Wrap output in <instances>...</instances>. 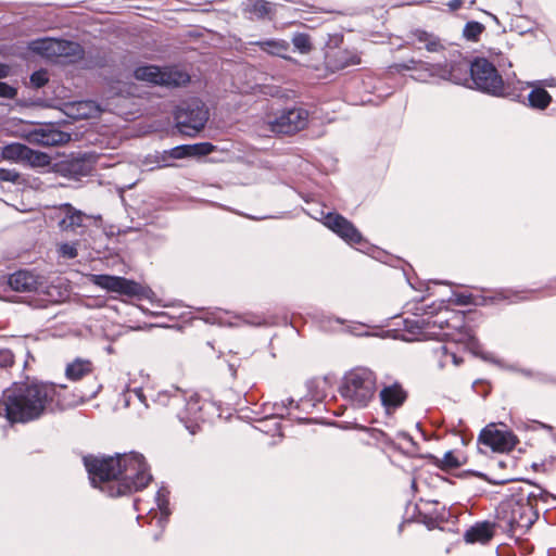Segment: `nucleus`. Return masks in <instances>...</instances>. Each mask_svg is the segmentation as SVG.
I'll list each match as a JSON object with an SVG mask.
<instances>
[{
  "label": "nucleus",
  "mask_w": 556,
  "mask_h": 556,
  "mask_svg": "<svg viewBox=\"0 0 556 556\" xmlns=\"http://www.w3.org/2000/svg\"><path fill=\"white\" fill-rule=\"evenodd\" d=\"M494 535V526L491 522H480L468 529L464 535L467 543L489 542Z\"/></svg>",
  "instance_id": "a211bd4d"
},
{
  "label": "nucleus",
  "mask_w": 556,
  "mask_h": 556,
  "mask_svg": "<svg viewBox=\"0 0 556 556\" xmlns=\"http://www.w3.org/2000/svg\"><path fill=\"white\" fill-rule=\"evenodd\" d=\"M58 219V226L61 231L75 232L77 228L85 227V220L89 218L81 211L76 210L71 204H63L54 212Z\"/></svg>",
  "instance_id": "f8f14e48"
},
{
  "label": "nucleus",
  "mask_w": 556,
  "mask_h": 556,
  "mask_svg": "<svg viewBox=\"0 0 556 556\" xmlns=\"http://www.w3.org/2000/svg\"><path fill=\"white\" fill-rule=\"evenodd\" d=\"M535 513L532 506L526 502H513L510 504L509 525L514 530H527L535 520Z\"/></svg>",
  "instance_id": "4468645a"
},
{
  "label": "nucleus",
  "mask_w": 556,
  "mask_h": 556,
  "mask_svg": "<svg viewBox=\"0 0 556 556\" xmlns=\"http://www.w3.org/2000/svg\"><path fill=\"white\" fill-rule=\"evenodd\" d=\"M27 153V147L22 143H10L2 148L1 157L3 160L14 162V163H24L25 155Z\"/></svg>",
  "instance_id": "4be33fe9"
},
{
  "label": "nucleus",
  "mask_w": 556,
  "mask_h": 556,
  "mask_svg": "<svg viewBox=\"0 0 556 556\" xmlns=\"http://www.w3.org/2000/svg\"><path fill=\"white\" fill-rule=\"evenodd\" d=\"M62 387L45 382H16L4 390L0 399V416L10 422L39 419L61 405Z\"/></svg>",
  "instance_id": "f03ea898"
},
{
  "label": "nucleus",
  "mask_w": 556,
  "mask_h": 556,
  "mask_svg": "<svg viewBox=\"0 0 556 556\" xmlns=\"http://www.w3.org/2000/svg\"><path fill=\"white\" fill-rule=\"evenodd\" d=\"M78 242H62L58 244V254L63 258H74L77 256Z\"/></svg>",
  "instance_id": "cd10ccee"
},
{
  "label": "nucleus",
  "mask_w": 556,
  "mask_h": 556,
  "mask_svg": "<svg viewBox=\"0 0 556 556\" xmlns=\"http://www.w3.org/2000/svg\"><path fill=\"white\" fill-rule=\"evenodd\" d=\"M129 404V400L125 396V406Z\"/></svg>",
  "instance_id": "a18cd8bd"
},
{
  "label": "nucleus",
  "mask_w": 556,
  "mask_h": 556,
  "mask_svg": "<svg viewBox=\"0 0 556 556\" xmlns=\"http://www.w3.org/2000/svg\"><path fill=\"white\" fill-rule=\"evenodd\" d=\"M324 224L349 243L362 241V236L353 224L339 214H327Z\"/></svg>",
  "instance_id": "ddd939ff"
},
{
  "label": "nucleus",
  "mask_w": 556,
  "mask_h": 556,
  "mask_svg": "<svg viewBox=\"0 0 556 556\" xmlns=\"http://www.w3.org/2000/svg\"><path fill=\"white\" fill-rule=\"evenodd\" d=\"M29 143L40 146H59L70 140V135L51 126L37 127L22 134Z\"/></svg>",
  "instance_id": "9b49d317"
},
{
  "label": "nucleus",
  "mask_w": 556,
  "mask_h": 556,
  "mask_svg": "<svg viewBox=\"0 0 556 556\" xmlns=\"http://www.w3.org/2000/svg\"><path fill=\"white\" fill-rule=\"evenodd\" d=\"M528 101L531 108L538 110L546 109L551 101V94L543 88H534L528 96Z\"/></svg>",
  "instance_id": "b1692460"
},
{
  "label": "nucleus",
  "mask_w": 556,
  "mask_h": 556,
  "mask_svg": "<svg viewBox=\"0 0 556 556\" xmlns=\"http://www.w3.org/2000/svg\"><path fill=\"white\" fill-rule=\"evenodd\" d=\"M200 409L198 401H190L187 404V410L190 414H195Z\"/></svg>",
  "instance_id": "58836bf2"
},
{
  "label": "nucleus",
  "mask_w": 556,
  "mask_h": 556,
  "mask_svg": "<svg viewBox=\"0 0 556 556\" xmlns=\"http://www.w3.org/2000/svg\"><path fill=\"white\" fill-rule=\"evenodd\" d=\"M260 45L264 51H266L270 54H274V55H279V56H283V52H286L287 48H288V45L285 41L270 40V41H264Z\"/></svg>",
  "instance_id": "bb28decb"
},
{
  "label": "nucleus",
  "mask_w": 556,
  "mask_h": 556,
  "mask_svg": "<svg viewBox=\"0 0 556 556\" xmlns=\"http://www.w3.org/2000/svg\"><path fill=\"white\" fill-rule=\"evenodd\" d=\"M50 156L46 153L34 151L27 147V153L23 164H27L33 167H46L50 164Z\"/></svg>",
  "instance_id": "393cba45"
},
{
  "label": "nucleus",
  "mask_w": 556,
  "mask_h": 556,
  "mask_svg": "<svg viewBox=\"0 0 556 556\" xmlns=\"http://www.w3.org/2000/svg\"><path fill=\"white\" fill-rule=\"evenodd\" d=\"M541 427L543 428H547V429H551V427L546 426V425H543V424H540Z\"/></svg>",
  "instance_id": "49530a36"
},
{
  "label": "nucleus",
  "mask_w": 556,
  "mask_h": 556,
  "mask_svg": "<svg viewBox=\"0 0 556 556\" xmlns=\"http://www.w3.org/2000/svg\"><path fill=\"white\" fill-rule=\"evenodd\" d=\"M406 399V392L399 383L384 387L380 391V401L388 414L400 407Z\"/></svg>",
  "instance_id": "dca6fc26"
},
{
  "label": "nucleus",
  "mask_w": 556,
  "mask_h": 556,
  "mask_svg": "<svg viewBox=\"0 0 556 556\" xmlns=\"http://www.w3.org/2000/svg\"><path fill=\"white\" fill-rule=\"evenodd\" d=\"M419 79H424V80H425V79H426V76L420 75V76H419Z\"/></svg>",
  "instance_id": "de8ad7c7"
},
{
  "label": "nucleus",
  "mask_w": 556,
  "mask_h": 556,
  "mask_svg": "<svg viewBox=\"0 0 556 556\" xmlns=\"http://www.w3.org/2000/svg\"><path fill=\"white\" fill-rule=\"evenodd\" d=\"M460 464V460L451 451L446 452L441 459L442 467L446 469L459 467Z\"/></svg>",
  "instance_id": "473e14b6"
},
{
  "label": "nucleus",
  "mask_w": 556,
  "mask_h": 556,
  "mask_svg": "<svg viewBox=\"0 0 556 556\" xmlns=\"http://www.w3.org/2000/svg\"><path fill=\"white\" fill-rule=\"evenodd\" d=\"M30 81L37 88L45 86L46 83L48 81L47 72H45V71L35 72L30 77Z\"/></svg>",
  "instance_id": "f704fd0d"
},
{
  "label": "nucleus",
  "mask_w": 556,
  "mask_h": 556,
  "mask_svg": "<svg viewBox=\"0 0 556 556\" xmlns=\"http://www.w3.org/2000/svg\"><path fill=\"white\" fill-rule=\"evenodd\" d=\"M90 281L108 291L129 296L139 295L143 291V288L139 283L117 276L90 275Z\"/></svg>",
  "instance_id": "9d476101"
},
{
  "label": "nucleus",
  "mask_w": 556,
  "mask_h": 556,
  "mask_svg": "<svg viewBox=\"0 0 556 556\" xmlns=\"http://www.w3.org/2000/svg\"><path fill=\"white\" fill-rule=\"evenodd\" d=\"M308 111L303 108H288L268 115L266 125L277 135H293L304 129L308 124Z\"/></svg>",
  "instance_id": "39448f33"
},
{
  "label": "nucleus",
  "mask_w": 556,
  "mask_h": 556,
  "mask_svg": "<svg viewBox=\"0 0 556 556\" xmlns=\"http://www.w3.org/2000/svg\"><path fill=\"white\" fill-rule=\"evenodd\" d=\"M10 74V67L5 64H0V79L8 77ZM16 96V89L7 83L0 81V97L7 99H13Z\"/></svg>",
  "instance_id": "a878e982"
},
{
  "label": "nucleus",
  "mask_w": 556,
  "mask_h": 556,
  "mask_svg": "<svg viewBox=\"0 0 556 556\" xmlns=\"http://www.w3.org/2000/svg\"><path fill=\"white\" fill-rule=\"evenodd\" d=\"M18 178V174L10 169H0V181H15Z\"/></svg>",
  "instance_id": "4c0bfd02"
},
{
  "label": "nucleus",
  "mask_w": 556,
  "mask_h": 556,
  "mask_svg": "<svg viewBox=\"0 0 556 556\" xmlns=\"http://www.w3.org/2000/svg\"><path fill=\"white\" fill-rule=\"evenodd\" d=\"M460 70L462 68L459 66H453L450 64H428L426 67L428 77H437L455 84H460L463 81V79L455 74Z\"/></svg>",
  "instance_id": "6ab92c4d"
},
{
  "label": "nucleus",
  "mask_w": 556,
  "mask_h": 556,
  "mask_svg": "<svg viewBox=\"0 0 556 556\" xmlns=\"http://www.w3.org/2000/svg\"><path fill=\"white\" fill-rule=\"evenodd\" d=\"M134 394L138 397V400L143 403L144 399H143V394H142V391L140 389H135L134 391Z\"/></svg>",
  "instance_id": "a19ab883"
},
{
  "label": "nucleus",
  "mask_w": 556,
  "mask_h": 556,
  "mask_svg": "<svg viewBox=\"0 0 556 556\" xmlns=\"http://www.w3.org/2000/svg\"><path fill=\"white\" fill-rule=\"evenodd\" d=\"M136 79L159 86L177 87L189 80V75L176 67L161 68L155 65H143L135 70Z\"/></svg>",
  "instance_id": "423d86ee"
},
{
  "label": "nucleus",
  "mask_w": 556,
  "mask_h": 556,
  "mask_svg": "<svg viewBox=\"0 0 556 556\" xmlns=\"http://www.w3.org/2000/svg\"><path fill=\"white\" fill-rule=\"evenodd\" d=\"M478 440L497 453L509 452L518 443L517 437L511 431L498 429L494 424L488 425L480 432Z\"/></svg>",
  "instance_id": "1a4fd4ad"
},
{
  "label": "nucleus",
  "mask_w": 556,
  "mask_h": 556,
  "mask_svg": "<svg viewBox=\"0 0 556 556\" xmlns=\"http://www.w3.org/2000/svg\"><path fill=\"white\" fill-rule=\"evenodd\" d=\"M136 506H137V509H138V510H141V509H142V508H141V502H140V501H137V502H136Z\"/></svg>",
  "instance_id": "c03bdc74"
},
{
  "label": "nucleus",
  "mask_w": 556,
  "mask_h": 556,
  "mask_svg": "<svg viewBox=\"0 0 556 556\" xmlns=\"http://www.w3.org/2000/svg\"><path fill=\"white\" fill-rule=\"evenodd\" d=\"M414 37L416 38V41L424 45L429 52H439L443 49L440 39L433 34L418 29L414 33Z\"/></svg>",
  "instance_id": "5701e85b"
},
{
  "label": "nucleus",
  "mask_w": 556,
  "mask_h": 556,
  "mask_svg": "<svg viewBox=\"0 0 556 556\" xmlns=\"http://www.w3.org/2000/svg\"><path fill=\"white\" fill-rule=\"evenodd\" d=\"M167 494L168 492L165 489L159 490L156 494L157 511H154V509L150 510V514L153 513V519H156V525L161 528L164 527V523L170 514L168 509Z\"/></svg>",
  "instance_id": "412c9836"
},
{
  "label": "nucleus",
  "mask_w": 556,
  "mask_h": 556,
  "mask_svg": "<svg viewBox=\"0 0 556 556\" xmlns=\"http://www.w3.org/2000/svg\"><path fill=\"white\" fill-rule=\"evenodd\" d=\"M186 428L190 431L191 434H194L197 432V429L199 428V426L198 425H195V426L187 425Z\"/></svg>",
  "instance_id": "79ce46f5"
},
{
  "label": "nucleus",
  "mask_w": 556,
  "mask_h": 556,
  "mask_svg": "<svg viewBox=\"0 0 556 556\" xmlns=\"http://www.w3.org/2000/svg\"><path fill=\"white\" fill-rule=\"evenodd\" d=\"M376 391V377L367 368H358L345 375L341 386L342 396L355 407H365Z\"/></svg>",
  "instance_id": "7ed1b4c3"
},
{
  "label": "nucleus",
  "mask_w": 556,
  "mask_h": 556,
  "mask_svg": "<svg viewBox=\"0 0 556 556\" xmlns=\"http://www.w3.org/2000/svg\"><path fill=\"white\" fill-rule=\"evenodd\" d=\"M463 4V0H451L447 5L452 11L458 10Z\"/></svg>",
  "instance_id": "ea45409f"
},
{
  "label": "nucleus",
  "mask_w": 556,
  "mask_h": 556,
  "mask_svg": "<svg viewBox=\"0 0 556 556\" xmlns=\"http://www.w3.org/2000/svg\"><path fill=\"white\" fill-rule=\"evenodd\" d=\"M442 353L444 354V358L442 359L443 365H446L448 361H451L455 366L460 364V359L457 357L455 353H450L446 346L441 348Z\"/></svg>",
  "instance_id": "c9c22d12"
},
{
  "label": "nucleus",
  "mask_w": 556,
  "mask_h": 556,
  "mask_svg": "<svg viewBox=\"0 0 556 556\" xmlns=\"http://www.w3.org/2000/svg\"><path fill=\"white\" fill-rule=\"evenodd\" d=\"M93 369L92 363L86 358H76L65 369V375L71 380H79L89 375Z\"/></svg>",
  "instance_id": "aec40b11"
},
{
  "label": "nucleus",
  "mask_w": 556,
  "mask_h": 556,
  "mask_svg": "<svg viewBox=\"0 0 556 556\" xmlns=\"http://www.w3.org/2000/svg\"><path fill=\"white\" fill-rule=\"evenodd\" d=\"M195 148L192 144L178 146L169 150V156L176 160L184 159L187 156H193V150Z\"/></svg>",
  "instance_id": "7c9ffc66"
},
{
  "label": "nucleus",
  "mask_w": 556,
  "mask_h": 556,
  "mask_svg": "<svg viewBox=\"0 0 556 556\" xmlns=\"http://www.w3.org/2000/svg\"><path fill=\"white\" fill-rule=\"evenodd\" d=\"M10 287L18 292L37 291L42 285L41 277L29 270H18L9 278Z\"/></svg>",
  "instance_id": "2eb2a0df"
},
{
  "label": "nucleus",
  "mask_w": 556,
  "mask_h": 556,
  "mask_svg": "<svg viewBox=\"0 0 556 556\" xmlns=\"http://www.w3.org/2000/svg\"><path fill=\"white\" fill-rule=\"evenodd\" d=\"M29 48L47 59L75 62L83 58L84 51L79 43L59 40L54 38H42L30 42Z\"/></svg>",
  "instance_id": "20e7f679"
},
{
  "label": "nucleus",
  "mask_w": 556,
  "mask_h": 556,
  "mask_svg": "<svg viewBox=\"0 0 556 556\" xmlns=\"http://www.w3.org/2000/svg\"><path fill=\"white\" fill-rule=\"evenodd\" d=\"M253 12L263 17L271 13V4L264 0H257L253 4Z\"/></svg>",
  "instance_id": "72a5a7b5"
},
{
  "label": "nucleus",
  "mask_w": 556,
  "mask_h": 556,
  "mask_svg": "<svg viewBox=\"0 0 556 556\" xmlns=\"http://www.w3.org/2000/svg\"><path fill=\"white\" fill-rule=\"evenodd\" d=\"M456 342L464 343L468 349L476 352V349L478 348V342L473 334L468 330L464 329L458 332L457 337L454 338Z\"/></svg>",
  "instance_id": "c756f323"
},
{
  "label": "nucleus",
  "mask_w": 556,
  "mask_h": 556,
  "mask_svg": "<svg viewBox=\"0 0 556 556\" xmlns=\"http://www.w3.org/2000/svg\"><path fill=\"white\" fill-rule=\"evenodd\" d=\"M208 119V112L200 102L179 109L176 113V125L186 136L194 137L202 130Z\"/></svg>",
  "instance_id": "6e6552de"
},
{
  "label": "nucleus",
  "mask_w": 556,
  "mask_h": 556,
  "mask_svg": "<svg viewBox=\"0 0 556 556\" xmlns=\"http://www.w3.org/2000/svg\"><path fill=\"white\" fill-rule=\"evenodd\" d=\"M100 108L93 101H78L66 106V114L72 118H93L99 116Z\"/></svg>",
  "instance_id": "f3484780"
},
{
  "label": "nucleus",
  "mask_w": 556,
  "mask_h": 556,
  "mask_svg": "<svg viewBox=\"0 0 556 556\" xmlns=\"http://www.w3.org/2000/svg\"><path fill=\"white\" fill-rule=\"evenodd\" d=\"M195 149L193 150L194 155H205L213 151V146L211 143H197L192 144Z\"/></svg>",
  "instance_id": "e433bc0d"
},
{
  "label": "nucleus",
  "mask_w": 556,
  "mask_h": 556,
  "mask_svg": "<svg viewBox=\"0 0 556 556\" xmlns=\"http://www.w3.org/2000/svg\"><path fill=\"white\" fill-rule=\"evenodd\" d=\"M484 27L478 22H468L463 30L464 37L469 40H477Z\"/></svg>",
  "instance_id": "c85d7f7f"
},
{
  "label": "nucleus",
  "mask_w": 556,
  "mask_h": 556,
  "mask_svg": "<svg viewBox=\"0 0 556 556\" xmlns=\"http://www.w3.org/2000/svg\"><path fill=\"white\" fill-rule=\"evenodd\" d=\"M84 464L92 485L110 496L139 491L151 480L143 456L135 452L115 457L86 456Z\"/></svg>",
  "instance_id": "f257e3e1"
},
{
  "label": "nucleus",
  "mask_w": 556,
  "mask_h": 556,
  "mask_svg": "<svg viewBox=\"0 0 556 556\" xmlns=\"http://www.w3.org/2000/svg\"><path fill=\"white\" fill-rule=\"evenodd\" d=\"M359 63V58L357 55H353L351 61L348 62L346 64H358Z\"/></svg>",
  "instance_id": "37998d69"
},
{
  "label": "nucleus",
  "mask_w": 556,
  "mask_h": 556,
  "mask_svg": "<svg viewBox=\"0 0 556 556\" xmlns=\"http://www.w3.org/2000/svg\"><path fill=\"white\" fill-rule=\"evenodd\" d=\"M470 74L477 89L493 96L503 94V79L493 64L485 59H477L470 66Z\"/></svg>",
  "instance_id": "0eeeda50"
},
{
  "label": "nucleus",
  "mask_w": 556,
  "mask_h": 556,
  "mask_svg": "<svg viewBox=\"0 0 556 556\" xmlns=\"http://www.w3.org/2000/svg\"><path fill=\"white\" fill-rule=\"evenodd\" d=\"M294 47L302 53H307L312 49L309 37L305 34H298L293 37Z\"/></svg>",
  "instance_id": "2f4dec72"
}]
</instances>
